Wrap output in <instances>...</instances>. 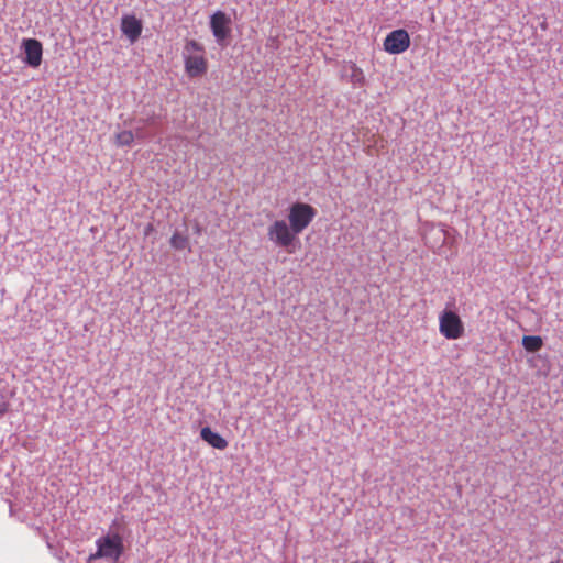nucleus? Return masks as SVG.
<instances>
[{
	"instance_id": "nucleus-1",
	"label": "nucleus",
	"mask_w": 563,
	"mask_h": 563,
	"mask_svg": "<svg viewBox=\"0 0 563 563\" xmlns=\"http://www.w3.org/2000/svg\"><path fill=\"white\" fill-rule=\"evenodd\" d=\"M185 73L189 78L202 77L208 71L205 47L195 40H187L183 49Z\"/></svg>"
},
{
	"instance_id": "nucleus-2",
	"label": "nucleus",
	"mask_w": 563,
	"mask_h": 563,
	"mask_svg": "<svg viewBox=\"0 0 563 563\" xmlns=\"http://www.w3.org/2000/svg\"><path fill=\"white\" fill-rule=\"evenodd\" d=\"M97 551L90 554L89 561L106 558L117 562L123 553V539L118 533L107 534L96 541Z\"/></svg>"
},
{
	"instance_id": "nucleus-3",
	"label": "nucleus",
	"mask_w": 563,
	"mask_h": 563,
	"mask_svg": "<svg viewBox=\"0 0 563 563\" xmlns=\"http://www.w3.org/2000/svg\"><path fill=\"white\" fill-rule=\"evenodd\" d=\"M317 210L309 203L295 202L289 207L288 221L295 233L300 234L313 221Z\"/></svg>"
},
{
	"instance_id": "nucleus-4",
	"label": "nucleus",
	"mask_w": 563,
	"mask_h": 563,
	"mask_svg": "<svg viewBox=\"0 0 563 563\" xmlns=\"http://www.w3.org/2000/svg\"><path fill=\"white\" fill-rule=\"evenodd\" d=\"M439 331L448 340H457L464 335L465 328L461 317L451 309L439 314Z\"/></svg>"
},
{
	"instance_id": "nucleus-5",
	"label": "nucleus",
	"mask_w": 563,
	"mask_h": 563,
	"mask_svg": "<svg viewBox=\"0 0 563 563\" xmlns=\"http://www.w3.org/2000/svg\"><path fill=\"white\" fill-rule=\"evenodd\" d=\"M267 236L275 245L287 249L294 243L297 233L285 220H275L267 229Z\"/></svg>"
},
{
	"instance_id": "nucleus-6",
	"label": "nucleus",
	"mask_w": 563,
	"mask_h": 563,
	"mask_svg": "<svg viewBox=\"0 0 563 563\" xmlns=\"http://www.w3.org/2000/svg\"><path fill=\"white\" fill-rule=\"evenodd\" d=\"M385 52L399 55L410 46L409 33L404 29H397L387 34L383 43Z\"/></svg>"
},
{
	"instance_id": "nucleus-7",
	"label": "nucleus",
	"mask_w": 563,
	"mask_h": 563,
	"mask_svg": "<svg viewBox=\"0 0 563 563\" xmlns=\"http://www.w3.org/2000/svg\"><path fill=\"white\" fill-rule=\"evenodd\" d=\"M22 47L25 53L24 62L33 68H37L42 63L43 45L38 40L24 38Z\"/></svg>"
},
{
	"instance_id": "nucleus-8",
	"label": "nucleus",
	"mask_w": 563,
	"mask_h": 563,
	"mask_svg": "<svg viewBox=\"0 0 563 563\" xmlns=\"http://www.w3.org/2000/svg\"><path fill=\"white\" fill-rule=\"evenodd\" d=\"M230 18L223 11H217L211 15L210 27L218 42L224 41L230 35Z\"/></svg>"
},
{
	"instance_id": "nucleus-9",
	"label": "nucleus",
	"mask_w": 563,
	"mask_h": 563,
	"mask_svg": "<svg viewBox=\"0 0 563 563\" xmlns=\"http://www.w3.org/2000/svg\"><path fill=\"white\" fill-rule=\"evenodd\" d=\"M121 31L133 43L142 33V23L134 15H124L121 20Z\"/></svg>"
},
{
	"instance_id": "nucleus-10",
	"label": "nucleus",
	"mask_w": 563,
	"mask_h": 563,
	"mask_svg": "<svg viewBox=\"0 0 563 563\" xmlns=\"http://www.w3.org/2000/svg\"><path fill=\"white\" fill-rule=\"evenodd\" d=\"M200 437L214 449L224 450L228 446V441L221 434L212 431L209 427L201 429Z\"/></svg>"
},
{
	"instance_id": "nucleus-11",
	"label": "nucleus",
	"mask_w": 563,
	"mask_h": 563,
	"mask_svg": "<svg viewBox=\"0 0 563 563\" xmlns=\"http://www.w3.org/2000/svg\"><path fill=\"white\" fill-rule=\"evenodd\" d=\"M346 70H349V79L354 86H363L365 84L364 73L355 63H349Z\"/></svg>"
},
{
	"instance_id": "nucleus-12",
	"label": "nucleus",
	"mask_w": 563,
	"mask_h": 563,
	"mask_svg": "<svg viewBox=\"0 0 563 563\" xmlns=\"http://www.w3.org/2000/svg\"><path fill=\"white\" fill-rule=\"evenodd\" d=\"M543 345V340L539 335H525L522 338V346L527 352H538Z\"/></svg>"
},
{
	"instance_id": "nucleus-13",
	"label": "nucleus",
	"mask_w": 563,
	"mask_h": 563,
	"mask_svg": "<svg viewBox=\"0 0 563 563\" xmlns=\"http://www.w3.org/2000/svg\"><path fill=\"white\" fill-rule=\"evenodd\" d=\"M135 135L130 130L120 131L114 135V144L119 147L130 146L134 142Z\"/></svg>"
},
{
	"instance_id": "nucleus-14",
	"label": "nucleus",
	"mask_w": 563,
	"mask_h": 563,
	"mask_svg": "<svg viewBox=\"0 0 563 563\" xmlns=\"http://www.w3.org/2000/svg\"><path fill=\"white\" fill-rule=\"evenodd\" d=\"M170 245L173 249L181 251L189 247V240L186 235L175 232L170 238Z\"/></svg>"
},
{
	"instance_id": "nucleus-15",
	"label": "nucleus",
	"mask_w": 563,
	"mask_h": 563,
	"mask_svg": "<svg viewBox=\"0 0 563 563\" xmlns=\"http://www.w3.org/2000/svg\"><path fill=\"white\" fill-rule=\"evenodd\" d=\"M153 230V225L150 223L147 227H146V230H145V234H147L148 232H151Z\"/></svg>"
}]
</instances>
